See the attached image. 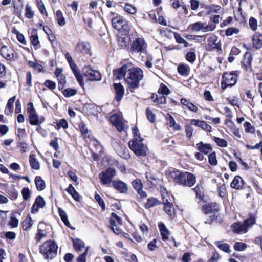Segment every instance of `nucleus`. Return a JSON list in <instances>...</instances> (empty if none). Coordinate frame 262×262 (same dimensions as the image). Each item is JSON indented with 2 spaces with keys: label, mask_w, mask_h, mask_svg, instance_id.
Segmentation results:
<instances>
[{
  "label": "nucleus",
  "mask_w": 262,
  "mask_h": 262,
  "mask_svg": "<svg viewBox=\"0 0 262 262\" xmlns=\"http://www.w3.org/2000/svg\"><path fill=\"white\" fill-rule=\"evenodd\" d=\"M113 74L114 76L117 79L124 78L130 89L138 88L139 81L143 77V71L139 68L133 67L130 63L125 64L115 70Z\"/></svg>",
  "instance_id": "nucleus-1"
},
{
  "label": "nucleus",
  "mask_w": 262,
  "mask_h": 262,
  "mask_svg": "<svg viewBox=\"0 0 262 262\" xmlns=\"http://www.w3.org/2000/svg\"><path fill=\"white\" fill-rule=\"evenodd\" d=\"M58 246L52 240L45 242L39 248L40 252L45 259H51L57 254Z\"/></svg>",
  "instance_id": "nucleus-2"
},
{
  "label": "nucleus",
  "mask_w": 262,
  "mask_h": 262,
  "mask_svg": "<svg viewBox=\"0 0 262 262\" xmlns=\"http://www.w3.org/2000/svg\"><path fill=\"white\" fill-rule=\"evenodd\" d=\"M143 139L132 140L128 142V146L134 153L138 157H144L148 151L147 146L142 143Z\"/></svg>",
  "instance_id": "nucleus-3"
},
{
  "label": "nucleus",
  "mask_w": 262,
  "mask_h": 262,
  "mask_svg": "<svg viewBox=\"0 0 262 262\" xmlns=\"http://www.w3.org/2000/svg\"><path fill=\"white\" fill-rule=\"evenodd\" d=\"M202 209L206 214H211L209 220H207L205 222L206 224H211V222L217 219V216L215 214L219 211V205L216 203H208L202 206Z\"/></svg>",
  "instance_id": "nucleus-4"
},
{
  "label": "nucleus",
  "mask_w": 262,
  "mask_h": 262,
  "mask_svg": "<svg viewBox=\"0 0 262 262\" xmlns=\"http://www.w3.org/2000/svg\"><path fill=\"white\" fill-rule=\"evenodd\" d=\"M82 74L89 81H100L102 79L100 73L93 70L90 66H84L82 69Z\"/></svg>",
  "instance_id": "nucleus-5"
},
{
  "label": "nucleus",
  "mask_w": 262,
  "mask_h": 262,
  "mask_svg": "<svg viewBox=\"0 0 262 262\" xmlns=\"http://www.w3.org/2000/svg\"><path fill=\"white\" fill-rule=\"evenodd\" d=\"M147 43L143 37H138L133 41L130 50L133 53H145L146 51Z\"/></svg>",
  "instance_id": "nucleus-6"
},
{
  "label": "nucleus",
  "mask_w": 262,
  "mask_h": 262,
  "mask_svg": "<svg viewBox=\"0 0 262 262\" xmlns=\"http://www.w3.org/2000/svg\"><path fill=\"white\" fill-rule=\"evenodd\" d=\"M110 120L112 125L115 126L119 132L123 131L128 128L127 122L118 114H114L110 116Z\"/></svg>",
  "instance_id": "nucleus-7"
},
{
  "label": "nucleus",
  "mask_w": 262,
  "mask_h": 262,
  "mask_svg": "<svg viewBox=\"0 0 262 262\" xmlns=\"http://www.w3.org/2000/svg\"><path fill=\"white\" fill-rule=\"evenodd\" d=\"M222 88L225 89L227 86H232L235 84L237 75L233 73H225L222 76Z\"/></svg>",
  "instance_id": "nucleus-8"
},
{
  "label": "nucleus",
  "mask_w": 262,
  "mask_h": 262,
  "mask_svg": "<svg viewBox=\"0 0 262 262\" xmlns=\"http://www.w3.org/2000/svg\"><path fill=\"white\" fill-rule=\"evenodd\" d=\"M179 184L185 186L192 187L196 182L195 176L189 172H182L180 178L179 179Z\"/></svg>",
  "instance_id": "nucleus-9"
},
{
  "label": "nucleus",
  "mask_w": 262,
  "mask_h": 262,
  "mask_svg": "<svg viewBox=\"0 0 262 262\" xmlns=\"http://www.w3.org/2000/svg\"><path fill=\"white\" fill-rule=\"evenodd\" d=\"M115 175L116 170L112 168H108L101 172L99 175V178L101 184L107 185L112 182Z\"/></svg>",
  "instance_id": "nucleus-10"
},
{
  "label": "nucleus",
  "mask_w": 262,
  "mask_h": 262,
  "mask_svg": "<svg viewBox=\"0 0 262 262\" xmlns=\"http://www.w3.org/2000/svg\"><path fill=\"white\" fill-rule=\"evenodd\" d=\"M110 223L111 229L114 233L117 235L121 234L120 226L122 225V221L115 213H112Z\"/></svg>",
  "instance_id": "nucleus-11"
},
{
  "label": "nucleus",
  "mask_w": 262,
  "mask_h": 262,
  "mask_svg": "<svg viewBox=\"0 0 262 262\" xmlns=\"http://www.w3.org/2000/svg\"><path fill=\"white\" fill-rule=\"evenodd\" d=\"M28 106L27 111L29 114V120L31 124L37 125L39 123H41L44 121L45 119L43 117L39 119L32 103H29L28 104Z\"/></svg>",
  "instance_id": "nucleus-12"
},
{
  "label": "nucleus",
  "mask_w": 262,
  "mask_h": 262,
  "mask_svg": "<svg viewBox=\"0 0 262 262\" xmlns=\"http://www.w3.org/2000/svg\"><path fill=\"white\" fill-rule=\"evenodd\" d=\"M114 28L117 30H127L128 26L127 21L121 16H117L112 20Z\"/></svg>",
  "instance_id": "nucleus-13"
},
{
  "label": "nucleus",
  "mask_w": 262,
  "mask_h": 262,
  "mask_svg": "<svg viewBox=\"0 0 262 262\" xmlns=\"http://www.w3.org/2000/svg\"><path fill=\"white\" fill-rule=\"evenodd\" d=\"M1 55L6 60L12 61L17 58V54L10 48L3 46L0 50Z\"/></svg>",
  "instance_id": "nucleus-14"
},
{
  "label": "nucleus",
  "mask_w": 262,
  "mask_h": 262,
  "mask_svg": "<svg viewBox=\"0 0 262 262\" xmlns=\"http://www.w3.org/2000/svg\"><path fill=\"white\" fill-rule=\"evenodd\" d=\"M206 49L208 51L213 50H221L220 41L218 40L216 35L211 34L208 38V43L206 45Z\"/></svg>",
  "instance_id": "nucleus-15"
},
{
  "label": "nucleus",
  "mask_w": 262,
  "mask_h": 262,
  "mask_svg": "<svg viewBox=\"0 0 262 262\" xmlns=\"http://www.w3.org/2000/svg\"><path fill=\"white\" fill-rule=\"evenodd\" d=\"M75 51L82 55H91V46L87 42H81L77 43Z\"/></svg>",
  "instance_id": "nucleus-16"
},
{
  "label": "nucleus",
  "mask_w": 262,
  "mask_h": 262,
  "mask_svg": "<svg viewBox=\"0 0 262 262\" xmlns=\"http://www.w3.org/2000/svg\"><path fill=\"white\" fill-rule=\"evenodd\" d=\"M46 205L45 201L41 196H38L33 204L32 207V213H35L38 212L39 208H42Z\"/></svg>",
  "instance_id": "nucleus-17"
},
{
  "label": "nucleus",
  "mask_w": 262,
  "mask_h": 262,
  "mask_svg": "<svg viewBox=\"0 0 262 262\" xmlns=\"http://www.w3.org/2000/svg\"><path fill=\"white\" fill-rule=\"evenodd\" d=\"M132 184L141 198H146L147 196L146 192L142 190L143 186L140 179H137L134 180L132 182Z\"/></svg>",
  "instance_id": "nucleus-18"
},
{
  "label": "nucleus",
  "mask_w": 262,
  "mask_h": 262,
  "mask_svg": "<svg viewBox=\"0 0 262 262\" xmlns=\"http://www.w3.org/2000/svg\"><path fill=\"white\" fill-rule=\"evenodd\" d=\"M113 85L116 94L115 99L117 101L119 102L122 99L124 94V87L120 83H114Z\"/></svg>",
  "instance_id": "nucleus-19"
},
{
  "label": "nucleus",
  "mask_w": 262,
  "mask_h": 262,
  "mask_svg": "<svg viewBox=\"0 0 262 262\" xmlns=\"http://www.w3.org/2000/svg\"><path fill=\"white\" fill-rule=\"evenodd\" d=\"M112 183L114 187L120 193H127L128 191V187L125 183L121 181H114Z\"/></svg>",
  "instance_id": "nucleus-20"
},
{
  "label": "nucleus",
  "mask_w": 262,
  "mask_h": 262,
  "mask_svg": "<svg viewBox=\"0 0 262 262\" xmlns=\"http://www.w3.org/2000/svg\"><path fill=\"white\" fill-rule=\"evenodd\" d=\"M190 124L191 125H195L198 126L202 128L203 130L207 132H210L211 130V127L209 125L207 124L204 121H200L196 119H192L190 121Z\"/></svg>",
  "instance_id": "nucleus-21"
},
{
  "label": "nucleus",
  "mask_w": 262,
  "mask_h": 262,
  "mask_svg": "<svg viewBox=\"0 0 262 262\" xmlns=\"http://www.w3.org/2000/svg\"><path fill=\"white\" fill-rule=\"evenodd\" d=\"M231 228L233 232L237 234L245 233L247 231L246 226L239 222L233 224Z\"/></svg>",
  "instance_id": "nucleus-22"
},
{
  "label": "nucleus",
  "mask_w": 262,
  "mask_h": 262,
  "mask_svg": "<svg viewBox=\"0 0 262 262\" xmlns=\"http://www.w3.org/2000/svg\"><path fill=\"white\" fill-rule=\"evenodd\" d=\"M196 146L200 152L205 155L208 154L212 150V147L209 144L204 143L203 142L196 144Z\"/></svg>",
  "instance_id": "nucleus-23"
},
{
  "label": "nucleus",
  "mask_w": 262,
  "mask_h": 262,
  "mask_svg": "<svg viewBox=\"0 0 262 262\" xmlns=\"http://www.w3.org/2000/svg\"><path fill=\"white\" fill-rule=\"evenodd\" d=\"M252 43L254 47L260 49L262 47V34L255 33L253 36Z\"/></svg>",
  "instance_id": "nucleus-24"
},
{
  "label": "nucleus",
  "mask_w": 262,
  "mask_h": 262,
  "mask_svg": "<svg viewBox=\"0 0 262 262\" xmlns=\"http://www.w3.org/2000/svg\"><path fill=\"white\" fill-rule=\"evenodd\" d=\"M230 186L234 189H239L243 186V180L240 176H236L231 182Z\"/></svg>",
  "instance_id": "nucleus-25"
},
{
  "label": "nucleus",
  "mask_w": 262,
  "mask_h": 262,
  "mask_svg": "<svg viewBox=\"0 0 262 262\" xmlns=\"http://www.w3.org/2000/svg\"><path fill=\"white\" fill-rule=\"evenodd\" d=\"M13 5L14 13L19 17L21 15V12L24 7L22 0H17V1L14 2Z\"/></svg>",
  "instance_id": "nucleus-26"
},
{
  "label": "nucleus",
  "mask_w": 262,
  "mask_h": 262,
  "mask_svg": "<svg viewBox=\"0 0 262 262\" xmlns=\"http://www.w3.org/2000/svg\"><path fill=\"white\" fill-rule=\"evenodd\" d=\"M73 74L76 77L78 83L81 86H83L84 83L83 80V77L81 74H80V71H79L78 68L76 65L75 67H72L71 68Z\"/></svg>",
  "instance_id": "nucleus-27"
},
{
  "label": "nucleus",
  "mask_w": 262,
  "mask_h": 262,
  "mask_svg": "<svg viewBox=\"0 0 262 262\" xmlns=\"http://www.w3.org/2000/svg\"><path fill=\"white\" fill-rule=\"evenodd\" d=\"M16 97L14 96L8 100L7 102L5 113L7 115L11 114L13 111V104L15 101Z\"/></svg>",
  "instance_id": "nucleus-28"
},
{
  "label": "nucleus",
  "mask_w": 262,
  "mask_h": 262,
  "mask_svg": "<svg viewBox=\"0 0 262 262\" xmlns=\"http://www.w3.org/2000/svg\"><path fill=\"white\" fill-rule=\"evenodd\" d=\"M163 204L164 211L168 215L171 216L174 211L172 204L169 202L167 200H163Z\"/></svg>",
  "instance_id": "nucleus-29"
},
{
  "label": "nucleus",
  "mask_w": 262,
  "mask_h": 262,
  "mask_svg": "<svg viewBox=\"0 0 262 262\" xmlns=\"http://www.w3.org/2000/svg\"><path fill=\"white\" fill-rule=\"evenodd\" d=\"M159 228L161 233V235L162 237L163 240H167L168 238V235H169V232L166 228L164 224L162 223H160L159 224Z\"/></svg>",
  "instance_id": "nucleus-30"
},
{
  "label": "nucleus",
  "mask_w": 262,
  "mask_h": 262,
  "mask_svg": "<svg viewBox=\"0 0 262 262\" xmlns=\"http://www.w3.org/2000/svg\"><path fill=\"white\" fill-rule=\"evenodd\" d=\"M177 70L181 75L187 76L189 74L190 68L188 65L182 64L178 66Z\"/></svg>",
  "instance_id": "nucleus-31"
},
{
  "label": "nucleus",
  "mask_w": 262,
  "mask_h": 262,
  "mask_svg": "<svg viewBox=\"0 0 262 262\" xmlns=\"http://www.w3.org/2000/svg\"><path fill=\"white\" fill-rule=\"evenodd\" d=\"M73 247L75 250L77 252H79L82 250V249L84 248V242L78 238L73 239Z\"/></svg>",
  "instance_id": "nucleus-32"
},
{
  "label": "nucleus",
  "mask_w": 262,
  "mask_h": 262,
  "mask_svg": "<svg viewBox=\"0 0 262 262\" xmlns=\"http://www.w3.org/2000/svg\"><path fill=\"white\" fill-rule=\"evenodd\" d=\"M58 213L60 218L64 224L68 227H70V224L68 220V217L67 213L61 208H58Z\"/></svg>",
  "instance_id": "nucleus-33"
},
{
  "label": "nucleus",
  "mask_w": 262,
  "mask_h": 262,
  "mask_svg": "<svg viewBox=\"0 0 262 262\" xmlns=\"http://www.w3.org/2000/svg\"><path fill=\"white\" fill-rule=\"evenodd\" d=\"M68 193L71 194L74 200L79 201L80 196L72 184H70L66 189Z\"/></svg>",
  "instance_id": "nucleus-34"
},
{
  "label": "nucleus",
  "mask_w": 262,
  "mask_h": 262,
  "mask_svg": "<svg viewBox=\"0 0 262 262\" xmlns=\"http://www.w3.org/2000/svg\"><path fill=\"white\" fill-rule=\"evenodd\" d=\"M35 183L38 190L41 191L46 187V184L44 181L40 176H37L35 179Z\"/></svg>",
  "instance_id": "nucleus-35"
},
{
  "label": "nucleus",
  "mask_w": 262,
  "mask_h": 262,
  "mask_svg": "<svg viewBox=\"0 0 262 262\" xmlns=\"http://www.w3.org/2000/svg\"><path fill=\"white\" fill-rule=\"evenodd\" d=\"M33 225L32 219L30 216H27L22 223V227L24 230L30 229Z\"/></svg>",
  "instance_id": "nucleus-36"
},
{
  "label": "nucleus",
  "mask_w": 262,
  "mask_h": 262,
  "mask_svg": "<svg viewBox=\"0 0 262 262\" xmlns=\"http://www.w3.org/2000/svg\"><path fill=\"white\" fill-rule=\"evenodd\" d=\"M29 162L32 168L35 170H38L39 169V163L35 158V156L34 155H31L30 156Z\"/></svg>",
  "instance_id": "nucleus-37"
},
{
  "label": "nucleus",
  "mask_w": 262,
  "mask_h": 262,
  "mask_svg": "<svg viewBox=\"0 0 262 262\" xmlns=\"http://www.w3.org/2000/svg\"><path fill=\"white\" fill-rule=\"evenodd\" d=\"M206 8L209 10L208 13H220L222 11L221 7L219 5L212 4L207 6Z\"/></svg>",
  "instance_id": "nucleus-38"
},
{
  "label": "nucleus",
  "mask_w": 262,
  "mask_h": 262,
  "mask_svg": "<svg viewBox=\"0 0 262 262\" xmlns=\"http://www.w3.org/2000/svg\"><path fill=\"white\" fill-rule=\"evenodd\" d=\"M215 245L221 250L226 252L230 253L231 250L230 249V246L228 244L226 243H222L220 241H216L215 242Z\"/></svg>",
  "instance_id": "nucleus-39"
},
{
  "label": "nucleus",
  "mask_w": 262,
  "mask_h": 262,
  "mask_svg": "<svg viewBox=\"0 0 262 262\" xmlns=\"http://www.w3.org/2000/svg\"><path fill=\"white\" fill-rule=\"evenodd\" d=\"M146 178L148 182L154 186L157 185L159 182V180L150 172L146 173Z\"/></svg>",
  "instance_id": "nucleus-40"
},
{
  "label": "nucleus",
  "mask_w": 262,
  "mask_h": 262,
  "mask_svg": "<svg viewBox=\"0 0 262 262\" xmlns=\"http://www.w3.org/2000/svg\"><path fill=\"white\" fill-rule=\"evenodd\" d=\"M31 43L35 49H38L40 48L38 36L37 34H33L30 36Z\"/></svg>",
  "instance_id": "nucleus-41"
},
{
  "label": "nucleus",
  "mask_w": 262,
  "mask_h": 262,
  "mask_svg": "<svg viewBox=\"0 0 262 262\" xmlns=\"http://www.w3.org/2000/svg\"><path fill=\"white\" fill-rule=\"evenodd\" d=\"M182 173L179 170H173L169 172V176L171 179L174 180L177 183H179V179L180 178Z\"/></svg>",
  "instance_id": "nucleus-42"
},
{
  "label": "nucleus",
  "mask_w": 262,
  "mask_h": 262,
  "mask_svg": "<svg viewBox=\"0 0 262 262\" xmlns=\"http://www.w3.org/2000/svg\"><path fill=\"white\" fill-rule=\"evenodd\" d=\"M168 120L169 126L172 127L173 129L175 130H180L181 128V126L177 123H176L174 118L170 115H168Z\"/></svg>",
  "instance_id": "nucleus-43"
},
{
  "label": "nucleus",
  "mask_w": 262,
  "mask_h": 262,
  "mask_svg": "<svg viewBox=\"0 0 262 262\" xmlns=\"http://www.w3.org/2000/svg\"><path fill=\"white\" fill-rule=\"evenodd\" d=\"M25 16L28 18H32L34 17V12L32 10V7L29 4H27L25 8Z\"/></svg>",
  "instance_id": "nucleus-44"
},
{
  "label": "nucleus",
  "mask_w": 262,
  "mask_h": 262,
  "mask_svg": "<svg viewBox=\"0 0 262 262\" xmlns=\"http://www.w3.org/2000/svg\"><path fill=\"white\" fill-rule=\"evenodd\" d=\"M158 204V201L157 199L154 197H150L148 199L147 203L145 204V207L149 208L156 206Z\"/></svg>",
  "instance_id": "nucleus-45"
},
{
  "label": "nucleus",
  "mask_w": 262,
  "mask_h": 262,
  "mask_svg": "<svg viewBox=\"0 0 262 262\" xmlns=\"http://www.w3.org/2000/svg\"><path fill=\"white\" fill-rule=\"evenodd\" d=\"M47 236L46 232L40 229H38L36 233L35 239L37 242H39L42 238Z\"/></svg>",
  "instance_id": "nucleus-46"
},
{
  "label": "nucleus",
  "mask_w": 262,
  "mask_h": 262,
  "mask_svg": "<svg viewBox=\"0 0 262 262\" xmlns=\"http://www.w3.org/2000/svg\"><path fill=\"white\" fill-rule=\"evenodd\" d=\"M56 16L58 24L61 26H64L66 24V22L64 20V18L62 16L61 11L58 10L56 12Z\"/></svg>",
  "instance_id": "nucleus-47"
},
{
  "label": "nucleus",
  "mask_w": 262,
  "mask_h": 262,
  "mask_svg": "<svg viewBox=\"0 0 262 262\" xmlns=\"http://www.w3.org/2000/svg\"><path fill=\"white\" fill-rule=\"evenodd\" d=\"M204 27V23L200 21L193 23L191 25V28L194 31H199L203 29Z\"/></svg>",
  "instance_id": "nucleus-48"
},
{
  "label": "nucleus",
  "mask_w": 262,
  "mask_h": 262,
  "mask_svg": "<svg viewBox=\"0 0 262 262\" xmlns=\"http://www.w3.org/2000/svg\"><path fill=\"white\" fill-rule=\"evenodd\" d=\"M214 141L220 147H226L228 146L227 142L224 139H222L219 137H214Z\"/></svg>",
  "instance_id": "nucleus-49"
},
{
  "label": "nucleus",
  "mask_w": 262,
  "mask_h": 262,
  "mask_svg": "<svg viewBox=\"0 0 262 262\" xmlns=\"http://www.w3.org/2000/svg\"><path fill=\"white\" fill-rule=\"evenodd\" d=\"M18 220L16 217V215L15 214H12L9 222V225L13 228H16L18 225Z\"/></svg>",
  "instance_id": "nucleus-50"
},
{
  "label": "nucleus",
  "mask_w": 262,
  "mask_h": 262,
  "mask_svg": "<svg viewBox=\"0 0 262 262\" xmlns=\"http://www.w3.org/2000/svg\"><path fill=\"white\" fill-rule=\"evenodd\" d=\"M247 248V245L241 242H236L234 245V249L237 251H244Z\"/></svg>",
  "instance_id": "nucleus-51"
},
{
  "label": "nucleus",
  "mask_w": 262,
  "mask_h": 262,
  "mask_svg": "<svg viewBox=\"0 0 262 262\" xmlns=\"http://www.w3.org/2000/svg\"><path fill=\"white\" fill-rule=\"evenodd\" d=\"M146 117L147 119L151 123H154L156 120V116L153 113L152 111L147 108L146 111Z\"/></svg>",
  "instance_id": "nucleus-52"
},
{
  "label": "nucleus",
  "mask_w": 262,
  "mask_h": 262,
  "mask_svg": "<svg viewBox=\"0 0 262 262\" xmlns=\"http://www.w3.org/2000/svg\"><path fill=\"white\" fill-rule=\"evenodd\" d=\"M124 9L126 12L131 14H134L136 12V9L135 7L128 4H125L124 7Z\"/></svg>",
  "instance_id": "nucleus-53"
},
{
  "label": "nucleus",
  "mask_w": 262,
  "mask_h": 262,
  "mask_svg": "<svg viewBox=\"0 0 262 262\" xmlns=\"http://www.w3.org/2000/svg\"><path fill=\"white\" fill-rule=\"evenodd\" d=\"M245 130L247 133H253L255 132V128L249 122H246L244 124Z\"/></svg>",
  "instance_id": "nucleus-54"
},
{
  "label": "nucleus",
  "mask_w": 262,
  "mask_h": 262,
  "mask_svg": "<svg viewBox=\"0 0 262 262\" xmlns=\"http://www.w3.org/2000/svg\"><path fill=\"white\" fill-rule=\"evenodd\" d=\"M209 163L212 165H216L217 163L215 153L212 152L208 155Z\"/></svg>",
  "instance_id": "nucleus-55"
},
{
  "label": "nucleus",
  "mask_w": 262,
  "mask_h": 262,
  "mask_svg": "<svg viewBox=\"0 0 262 262\" xmlns=\"http://www.w3.org/2000/svg\"><path fill=\"white\" fill-rule=\"evenodd\" d=\"M23 198L25 200H28L31 195V191L28 188H24L21 190Z\"/></svg>",
  "instance_id": "nucleus-56"
},
{
  "label": "nucleus",
  "mask_w": 262,
  "mask_h": 262,
  "mask_svg": "<svg viewBox=\"0 0 262 262\" xmlns=\"http://www.w3.org/2000/svg\"><path fill=\"white\" fill-rule=\"evenodd\" d=\"M158 93L162 95H168L169 93L168 88L163 84H161L158 90Z\"/></svg>",
  "instance_id": "nucleus-57"
},
{
  "label": "nucleus",
  "mask_w": 262,
  "mask_h": 262,
  "mask_svg": "<svg viewBox=\"0 0 262 262\" xmlns=\"http://www.w3.org/2000/svg\"><path fill=\"white\" fill-rule=\"evenodd\" d=\"M61 127H63L64 129H66L68 127V124L67 121L64 119H61L58 123H57V126L56 128L57 129H59Z\"/></svg>",
  "instance_id": "nucleus-58"
},
{
  "label": "nucleus",
  "mask_w": 262,
  "mask_h": 262,
  "mask_svg": "<svg viewBox=\"0 0 262 262\" xmlns=\"http://www.w3.org/2000/svg\"><path fill=\"white\" fill-rule=\"evenodd\" d=\"M239 30L237 28L231 27L228 28L225 32L226 36H232L233 34H236L238 33Z\"/></svg>",
  "instance_id": "nucleus-59"
},
{
  "label": "nucleus",
  "mask_w": 262,
  "mask_h": 262,
  "mask_svg": "<svg viewBox=\"0 0 262 262\" xmlns=\"http://www.w3.org/2000/svg\"><path fill=\"white\" fill-rule=\"evenodd\" d=\"M95 200L98 203L99 206L101 207L103 210L105 209V205L104 201L99 194H96L95 196Z\"/></svg>",
  "instance_id": "nucleus-60"
},
{
  "label": "nucleus",
  "mask_w": 262,
  "mask_h": 262,
  "mask_svg": "<svg viewBox=\"0 0 262 262\" xmlns=\"http://www.w3.org/2000/svg\"><path fill=\"white\" fill-rule=\"evenodd\" d=\"M186 58L188 61L193 63L195 60L196 55L194 52H190L187 54Z\"/></svg>",
  "instance_id": "nucleus-61"
},
{
  "label": "nucleus",
  "mask_w": 262,
  "mask_h": 262,
  "mask_svg": "<svg viewBox=\"0 0 262 262\" xmlns=\"http://www.w3.org/2000/svg\"><path fill=\"white\" fill-rule=\"evenodd\" d=\"M63 93L64 96L69 97L75 95L76 93V91L75 89H67L64 90Z\"/></svg>",
  "instance_id": "nucleus-62"
},
{
  "label": "nucleus",
  "mask_w": 262,
  "mask_h": 262,
  "mask_svg": "<svg viewBox=\"0 0 262 262\" xmlns=\"http://www.w3.org/2000/svg\"><path fill=\"white\" fill-rule=\"evenodd\" d=\"M156 99L154 101L157 103L158 105L164 104L166 103V99L165 96H160L158 97L157 96H156Z\"/></svg>",
  "instance_id": "nucleus-63"
},
{
  "label": "nucleus",
  "mask_w": 262,
  "mask_h": 262,
  "mask_svg": "<svg viewBox=\"0 0 262 262\" xmlns=\"http://www.w3.org/2000/svg\"><path fill=\"white\" fill-rule=\"evenodd\" d=\"M220 258V255L217 252H214L208 262H217Z\"/></svg>",
  "instance_id": "nucleus-64"
}]
</instances>
